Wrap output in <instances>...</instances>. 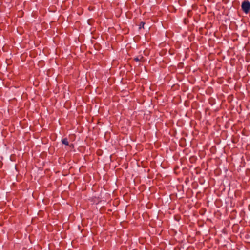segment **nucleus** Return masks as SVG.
I'll return each instance as SVG.
<instances>
[{"label": "nucleus", "mask_w": 250, "mask_h": 250, "mask_svg": "<svg viewBox=\"0 0 250 250\" xmlns=\"http://www.w3.org/2000/svg\"><path fill=\"white\" fill-rule=\"evenodd\" d=\"M134 60L136 62H143L144 61V57L142 56H139L135 57Z\"/></svg>", "instance_id": "f03ea898"}, {"label": "nucleus", "mask_w": 250, "mask_h": 250, "mask_svg": "<svg viewBox=\"0 0 250 250\" xmlns=\"http://www.w3.org/2000/svg\"><path fill=\"white\" fill-rule=\"evenodd\" d=\"M241 8L243 11L247 14L250 10V2L249 1H244L242 2Z\"/></svg>", "instance_id": "f257e3e1"}, {"label": "nucleus", "mask_w": 250, "mask_h": 250, "mask_svg": "<svg viewBox=\"0 0 250 250\" xmlns=\"http://www.w3.org/2000/svg\"><path fill=\"white\" fill-rule=\"evenodd\" d=\"M62 141L63 144H64L66 146L69 145V142L67 138H63V139H62Z\"/></svg>", "instance_id": "7ed1b4c3"}, {"label": "nucleus", "mask_w": 250, "mask_h": 250, "mask_svg": "<svg viewBox=\"0 0 250 250\" xmlns=\"http://www.w3.org/2000/svg\"><path fill=\"white\" fill-rule=\"evenodd\" d=\"M145 23L144 22H141L139 25V29L144 28V25Z\"/></svg>", "instance_id": "20e7f679"}]
</instances>
